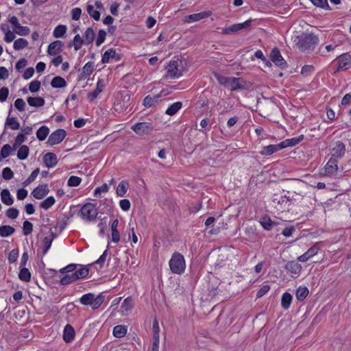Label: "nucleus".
<instances>
[{
	"instance_id": "423d86ee",
	"label": "nucleus",
	"mask_w": 351,
	"mask_h": 351,
	"mask_svg": "<svg viewBox=\"0 0 351 351\" xmlns=\"http://www.w3.org/2000/svg\"><path fill=\"white\" fill-rule=\"evenodd\" d=\"M79 214L83 219L91 221L96 218L98 212L94 204L87 203L81 208Z\"/></svg>"
},
{
	"instance_id": "4d7b16f0",
	"label": "nucleus",
	"mask_w": 351,
	"mask_h": 351,
	"mask_svg": "<svg viewBox=\"0 0 351 351\" xmlns=\"http://www.w3.org/2000/svg\"><path fill=\"white\" fill-rule=\"evenodd\" d=\"M82 179L80 177L72 176L68 180L69 186H77L81 183Z\"/></svg>"
},
{
	"instance_id": "9d476101",
	"label": "nucleus",
	"mask_w": 351,
	"mask_h": 351,
	"mask_svg": "<svg viewBox=\"0 0 351 351\" xmlns=\"http://www.w3.org/2000/svg\"><path fill=\"white\" fill-rule=\"evenodd\" d=\"M338 66L335 71L339 70H346L351 65V55L349 53H345L340 55L338 58Z\"/></svg>"
},
{
	"instance_id": "774afa93",
	"label": "nucleus",
	"mask_w": 351,
	"mask_h": 351,
	"mask_svg": "<svg viewBox=\"0 0 351 351\" xmlns=\"http://www.w3.org/2000/svg\"><path fill=\"white\" fill-rule=\"evenodd\" d=\"M270 289V286L265 285L263 286L256 293V298H261L265 295Z\"/></svg>"
},
{
	"instance_id": "7c9ffc66",
	"label": "nucleus",
	"mask_w": 351,
	"mask_h": 351,
	"mask_svg": "<svg viewBox=\"0 0 351 351\" xmlns=\"http://www.w3.org/2000/svg\"><path fill=\"white\" fill-rule=\"evenodd\" d=\"M83 39L84 40V44L88 45L91 44L95 38V33L93 29L91 27H88L84 34L83 35Z\"/></svg>"
},
{
	"instance_id": "4be33fe9",
	"label": "nucleus",
	"mask_w": 351,
	"mask_h": 351,
	"mask_svg": "<svg viewBox=\"0 0 351 351\" xmlns=\"http://www.w3.org/2000/svg\"><path fill=\"white\" fill-rule=\"evenodd\" d=\"M1 199L2 202L7 205L11 206L14 203V199L12 197L8 189H3L1 192Z\"/></svg>"
},
{
	"instance_id": "dca6fc26",
	"label": "nucleus",
	"mask_w": 351,
	"mask_h": 351,
	"mask_svg": "<svg viewBox=\"0 0 351 351\" xmlns=\"http://www.w3.org/2000/svg\"><path fill=\"white\" fill-rule=\"evenodd\" d=\"M283 146L284 145L280 143L276 145H269L267 146H265L260 152V154L262 156H269L280 149H282Z\"/></svg>"
},
{
	"instance_id": "cd10ccee",
	"label": "nucleus",
	"mask_w": 351,
	"mask_h": 351,
	"mask_svg": "<svg viewBox=\"0 0 351 351\" xmlns=\"http://www.w3.org/2000/svg\"><path fill=\"white\" fill-rule=\"evenodd\" d=\"M84 43V40L83 38H82L80 34H77L75 36L72 42H70L68 45L69 47H71L73 46L75 51H78Z\"/></svg>"
},
{
	"instance_id": "6ab92c4d",
	"label": "nucleus",
	"mask_w": 351,
	"mask_h": 351,
	"mask_svg": "<svg viewBox=\"0 0 351 351\" xmlns=\"http://www.w3.org/2000/svg\"><path fill=\"white\" fill-rule=\"evenodd\" d=\"M209 12H202L199 13L192 14L186 16L185 21L187 23H193L206 19L210 16Z\"/></svg>"
},
{
	"instance_id": "1a4fd4ad",
	"label": "nucleus",
	"mask_w": 351,
	"mask_h": 351,
	"mask_svg": "<svg viewBox=\"0 0 351 351\" xmlns=\"http://www.w3.org/2000/svg\"><path fill=\"white\" fill-rule=\"evenodd\" d=\"M131 129L138 134H148L154 129L152 123L147 122H139L133 125Z\"/></svg>"
},
{
	"instance_id": "ea45409f",
	"label": "nucleus",
	"mask_w": 351,
	"mask_h": 351,
	"mask_svg": "<svg viewBox=\"0 0 351 351\" xmlns=\"http://www.w3.org/2000/svg\"><path fill=\"white\" fill-rule=\"evenodd\" d=\"M28 45V42L25 38H18L14 42L13 47L15 50H21L25 47H27Z\"/></svg>"
},
{
	"instance_id": "6e6552de",
	"label": "nucleus",
	"mask_w": 351,
	"mask_h": 351,
	"mask_svg": "<svg viewBox=\"0 0 351 351\" xmlns=\"http://www.w3.org/2000/svg\"><path fill=\"white\" fill-rule=\"evenodd\" d=\"M66 136V132L64 129H58L53 132L49 136L47 143L55 145L60 143Z\"/></svg>"
},
{
	"instance_id": "2eb2a0df",
	"label": "nucleus",
	"mask_w": 351,
	"mask_h": 351,
	"mask_svg": "<svg viewBox=\"0 0 351 351\" xmlns=\"http://www.w3.org/2000/svg\"><path fill=\"white\" fill-rule=\"evenodd\" d=\"M64 43L61 40H55L49 44L47 49V53L50 56H56L61 51Z\"/></svg>"
},
{
	"instance_id": "de8ad7c7",
	"label": "nucleus",
	"mask_w": 351,
	"mask_h": 351,
	"mask_svg": "<svg viewBox=\"0 0 351 351\" xmlns=\"http://www.w3.org/2000/svg\"><path fill=\"white\" fill-rule=\"evenodd\" d=\"M109 190L108 185L104 184L102 186L97 187L94 191V195L96 197H101L102 193H107Z\"/></svg>"
},
{
	"instance_id": "c03bdc74",
	"label": "nucleus",
	"mask_w": 351,
	"mask_h": 351,
	"mask_svg": "<svg viewBox=\"0 0 351 351\" xmlns=\"http://www.w3.org/2000/svg\"><path fill=\"white\" fill-rule=\"evenodd\" d=\"M11 152L12 147L9 144L4 145L1 149L0 162H1L3 159L8 157L10 155Z\"/></svg>"
},
{
	"instance_id": "72a5a7b5",
	"label": "nucleus",
	"mask_w": 351,
	"mask_h": 351,
	"mask_svg": "<svg viewBox=\"0 0 351 351\" xmlns=\"http://www.w3.org/2000/svg\"><path fill=\"white\" fill-rule=\"evenodd\" d=\"M15 231V229L8 225L0 226V236L2 237H7L12 235Z\"/></svg>"
},
{
	"instance_id": "5fc2aeb1",
	"label": "nucleus",
	"mask_w": 351,
	"mask_h": 351,
	"mask_svg": "<svg viewBox=\"0 0 351 351\" xmlns=\"http://www.w3.org/2000/svg\"><path fill=\"white\" fill-rule=\"evenodd\" d=\"M77 265H76V264H69L67 266L60 269V272L62 274L74 273L76 270L78 269H77Z\"/></svg>"
},
{
	"instance_id": "e2e57ef3",
	"label": "nucleus",
	"mask_w": 351,
	"mask_h": 351,
	"mask_svg": "<svg viewBox=\"0 0 351 351\" xmlns=\"http://www.w3.org/2000/svg\"><path fill=\"white\" fill-rule=\"evenodd\" d=\"M25 106V102L23 99L19 98L14 101L15 108L20 112L24 111Z\"/></svg>"
},
{
	"instance_id": "412c9836",
	"label": "nucleus",
	"mask_w": 351,
	"mask_h": 351,
	"mask_svg": "<svg viewBox=\"0 0 351 351\" xmlns=\"http://www.w3.org/2000/svg\"><path fill=\"white\" fill-rule=\"evenodd\" d=\"M133 307L132 299L130 297L127 298L123 302L121 306V310L117 312H121L122 315L128 314V311H131Z\"/></svg>"
},
{
	"instance_id": "473e14b6",
	"label": "nucleus",
	"mask_w": 351,
	"mask_h": 351,
	"mask_svg": "<svg viewBox=\"0 0 351 351\" xmlns=\"http://www.w3.org/2000/svg\"><path fill=\"white\" fill-rule=\"evenodd\" d=\"M182 106V103L181 101L175 102L167 108L166 110V114L170 116H173L178 112Z\"/></svg>"
},
{
	"instance_id": "39448f33",
	"label": "nucleus",
	"mask_w": 351,
	"mask_h": 351,
	"mask_svg": "<svg viewBox=\"0 0 351 351\" xmlns=\"http://www.w3.org/2000/svg\"><path fill=\"white\" fill-rule=\"evenodd\" d=\"M169 264L171 271L177 274H182L186 268L184 258L183 255L179 252L173 254Z\"/></svg>"
},
{
	"instance_id": "79ce46f5",
	"label": "nucleus",
	"mask_w": 351,
	"mask_h": 351,
	"mask_svg": "<svg viewBox=\"0 0 351 351\" xmlns=\"http://www.w3.org/2000/svg\"><path fill=\"white\" fill-rule=\"evenodd\" d=\"M21 268V269L19 274V279L25 282H29L31 279V274L29 269L24 267Z\"/></svg>"
},
{
	"instance_id": "bb28decb",
	"label": "nucleus",
	"mask_w": 351,
	"mask_h": 351,
	"mask_svg": "<svg viewBox=\"0 0 351 351\" xmlns=\"http://www.w3.org/2000/svg\"><path fill=\"white\" fill-rule=\"evenodd\" d=\"M129 187V183L128 181H121L116 189V193L119 197H123Z\"/></svg>"
},
{
	"instance_id": "a19ab883",
	"label": "nucleus",
	"mask_w": 351,
	"mask_h": 351,
	"mask_svg": "<svg viewBox=\"0 0 351 351\" xmlns=\"http://www.w3.org/2000/svg\"><path fill=\"white\" fill-rule=\"evenodd\" d=\"M29 147L27 145H22L19 147L17 152V157L19 160H25L29 154Z\"/></svg>"
},
{
	"instance_id": "49530a36",
	"label": "nucleus",
	"mask_w": 351,
	"mask_h": 351,
	"mask_svg": "<svg viewBox=\"0 0 351 351\" xmlns=\"http://www.w3.org/2000/svg\"><path fill=\"white\" fill-rule=\"evenodd\" d=\"M86 10L88 14L95 20L98 21L99 19L100 13L94 8L93 5L88 4L86 8Z\"/></svg>"
},
{
	"instance_id": "09e8293b",
	"label": "nucleus",
	"mask_w": 351,
	"mask_h": 351,
	"mask_svg": "<svg viewBox=\"0 0 351 351\" xmlns=\"http://www.w3.org/2000/svg\"><path fill=\"white\" fill-rule=\"evenodd\" d=\"M39 172H40L39 168H36V169H34L32 172L30 176L23 182V185L25 186H26L29 185L30 183H32L33 181H34V180L38 176Z\"/></svg>"
},
{
	"instance_id": "9b49d317",
	"label": "nucleus",
	"mask_w": 351,
	"mask_h": 351,
	"mask_svg": "<svg viewBox=\"0 0 351 351\" xmlns=\"http://www.w3.org/2000/svg\"><path fill=\"white\" fill-rule=\"evenodd\" d=\"M346 153V145L345 144L337 141L334 143V146L332 149V156L334 158L339 159L341 158Z\"/></svg>"
},
{
	"instance_id": "c85d7f7f",
	"label": "nucleus",
	"mask_w": 351,
	"mask_h": 351,
	"mask_svg": "<svg viewBox=\"0 0 351 351\" xmlns=\"http://www.w3.org/2000/svg\"><path fill=\"white\" fill-rule=\"evenodd\" d=\"M127 327L123 325H117L113 328L112 334L117 338L123 337L127 333Z\"/></svg>"
},
{
	"instance_id": "a878e982",
	"label": "nucleus",
	"mask_w": 351,
	"mask_h": 351,
	"mask_svg": "<svg viewBox=\"0 0 351 351\" xmlns=\"http://www.w3.org/2000/svg\"><path fill=\"white\" fill-rule=\"evenodd\" d=\"M55 237V234L53 232H51L49 236L45 237L42 241L43 254H45L51 247V243Z\"/></svg>"
},
{
	"instance_id": "603ef678",
	"label": "nucleus",
	"mask_w": 351,
	"mask_h": 351,
	"mask_svg": "<svg viewBox=\"0 0 351 351\" xmlns=\"http://www.w3.org/2000/svg\"><path fill=\"white\" fill-rule=\"evenodd\" d=\"M110 247V241H108L107 249L104 252L103 254L95 262V264L99 265L100 267L103 266L105 263L106 256L108 255V250Z\"/></svg>"
},
{
	"instance_id": "69168bd1",
	"label": "nucleus",
	"mask_w": 351,
	"mask_h": 351,
	"mask_svg": "<svg viewBox=\"0 0 351 351\" xmlns=\"http://www.w3.org/2000/svg\"><path fill=\"white\" fill-rule=\"evenodd\" d=\"M252 21H253L252 19H248V20L245 21L243 23H237L236 25H237V28L238 32H239V31H241V30H242L243 29H247L249 27H250V25H252Z\"/></svg>"
},
{
	"instance_id": "13d9d810",
	"label": "nucleus",
	"mask_w": 351,
	"mask_h": 351,
	"mask_svg": "<svg viewBox=\"0 0 351 351\" xmlns=\"http://www.w3.org/2000/svg\"><path fill=\"white\" fill-rule=\"evenodd\" d=\"M14 176L13 171L10 167H5L2 171V177L4 180H11Z\"/></svg>"
},
{
	"instance_id": "6e6d98bb",
	"label": "nucleus",
	"mask_w": 351,
	"mask_h": 351,
	"mask_svg": "<svg viewBox=\"0 0 351 351\" xmlns=\"http://www.w3.org/2000/svg\"><path fill=\"white\" fill-rule=\"evenodd\" d=\"M19 210L16 208H10L6 210L5 215L6 216L11 219H14L17 218L19 215Z\"/></svg>"
},
{
	"instance_id": "5701e85b",
	"label": "nucleus",
	"mask_w": 351,
	"mask_h": 351,
	"mask_svg": "<svg viewBox=\"0 0 351 351\" xmlns=\"http://www.w3.org/2000/svg\"><path fill=\"white\" fill-rule=\"evenodd\" d=\"M304 139V135L301 134L298 137H294L290 139H287L282 141L280 143L282 144L283 149L287 147H293L300 143Z\"/></svg>"
},
{
	"instance_id": "c756f323",
	"label": "nucleus",
	"mask_w": 351,
	"mask_h": 351,
	"mask_svg": "<svg viewBox=\"0 0 351 351\" xmlns=\"http://www.w3.org/2000/svg\"><path fill=\"white\" fill-rule=\"evenodd\" d=\"M51 85L53 88H64L66 86V82L63 77H60V76H56L52 79V80L51 82Z\"/></svg>"
},
{
	"instance_id": "37998d69",
	"label": "nucleus",
	"mask_w": 351,
	"mask_h": 351,
	"mask_svg": "<svg viewBox=\"0 0 351 351\" xmlns=\"http://www.w3.org/2000/svg\"><path fill=\"white\" fill-rule=\"evenodd\" d=\"M94 69V64L93 62H87L82 69V75L83 77H86L89 76L93 71Z\"/></svg>"
},
{
	"instance_id": "aec40b11",
	"label": "nucleus",
	"mask_w": 351,
	"mask_h": 351,
	"mask_svg": "<svg viewBox=\"0 0 351 351\" xmlns=\"http://www.w3.org/2000/svg\"><path fill=\"white\" fill-rule=\"evenodd\" d=\"M285 268L289 272L298 274L302 270V265L296 261H289L285 266Z\"/></svg>"
},
{
	"instance_id": "864d4df0",
	"label": "nucleus",
	"mask_w": 351,
	"mask_h": 351,
	"mask_svg": "<svg viewBox=\"0 0 351 351\" xmlns=\"http://www.w3.org/2000/svg\"><path fill=\"white\" fill-rule=\"evenodd\" d=\"M33 230V225L29 221H25L23 222V231L25 235H29Z\"/></svg>"
},
{
	"instance_id": "f257e3e1",
	"label": "nucleus",
	"mask_w": 351,
	"mask_h": 351,
	"mask_svg": "<svg viewBox=\"0 0 351 351\" xmlns=\"http://www.w3.org/2000/svg\"><path fill=\"white\" fill-rule=\"evenodd\" d=\"M318 41L319 38L316 35L308 32L302 33L295 40L298 48L302 52L313 51Z\"/></svg>"
},
{
	"instance_id": "58836bf2",
	"label": "nucleus",
	"mask_w": 351,
	"mask_h": 351,
	"mask_svg": "<svg viewBox=\"0 0 351 351\" xmlns=\"http://www.w3.org/2000/svg\"><path fill=\"white\" fill-rule=\"evenodd\" d=\"M66 25H59L54 29L53 35L55 38L62 37L66 34Z\"/></svg>"
},
{
	"instance_id": "4c0bfd02",
	"label": "nucleus",
	"mask_w": 351,
	"mask_h": 351,
	"mask_svg": "<svg viewBox=\"0 0 351 351\" xmlns=\"http://www.w3.org/2000/svg\"><path fill=\"white\" fill-rule=\"evenodd\" d=\"M123 54L120 49H111V62L121 61Z\"/></svg>"
},
{
	"instance_id": "0e129e2a",
	"label": "nucleus",
	"mask_w": 351,
	"mask_h": 351,
	"mask_svg": "<svg viewBox=\"0 0 351 351\" xmlns=\"http://www.w3.org/2000/svg\"><path fill=\"white\" fill-rule=\"evenodd\" d=\"M106 32L104 30H99L96 40V45L99 46L105 40Z\"/></svg>"
},
{
	"instance_id": "f704fd0d",
	"label": "nucleus",
	"mask_w": 351,
	"mask_h": 351,
	"mask_svg": "<svg viewBox=\"0 0 351 351\" xmlns=\"http://www.w3.org/2000/svg\"><path fill=\"white\" fill-rule=\"evenodd\" d=\"M291 301H292V295L289 293L286 292V293H283V295L282 296V299H281L282 307L284 309H286V310L288 309L290 306Z\"/></svg>"
},
{
	"instance_id": "f8f14e48",
	"label": "nucleus",
	"mask_w": 351,
	"mask_h": 351,
	"mask_svg": "<svg viewBox=\"0 0 351 351\" xmlns=\"http://www.w3.org/2000/svg\"><path fill=\"white\" fill-rule=\"evenodd\" d=\"M167 74L173 79L178 78L182 75V70L178 68L176 61L170 62L167 66Z\"/></svg>"
},
{
	"instance_id": "a211bd4d",
	"label": "nucleus",
	"mask_w": 351,
	"mask_h": 351,
	"mask_svg": "<svg viewBox=\"0 0 351 351\" xmlns=\"http://www.w3.org/2000/svg\"><path fill=\"white\" fill-rule=\"evenodd\" d=\"M43 162L47 167H53L58 163V158L55 154L49 152L43 156Z\"/></svg>"
},
{
	"instance_id": "20e7f679",
	"label": "nucleus",
	"mask_w": 351,
	"mask_h": 351,
	"mask_svg": "<svg viewBox=\"0 0 351 351\" xmlns=\"http://www.w3.org/2000/svg\"><path fill=\"white\" fill-rule=\"evenodd\" d=\"M88 272L89 269L86 266L80 265L74 273H64L65 275L60 279V282L62 285H69L79 279L84 278Z\"/></svg>"
},
{
	"instance_id": "bf43d9fd",
	"label": "nucleus",
	"mask_w": 351,
	"mask_h": 351,
	"mask_svg": "<svg viewBox=\"0 0 351 351\" xmlns=\"http://www.w3.org/2000/svg\"><path fill=\"white\" fill-rule=\"evenodd\" d=\"M29 28L27 26L20 25L14 32L20 36H27L29 34Z\"/></svg>"
},
{
	"instance_id": "0eeeda50",
	"label": "nucleus",
	"mask_w": 351,
	"mask_h": 351,
	"mask_svg": "<svg viewBox=\"0 0 351 351\" xmlns=\"http://www.w3.org/2000/svg\"><path fill=\"white\" fill-rule=\"evenodd\" d=\"M270 60L277 66L282 69L287 67V63L282 58L280 50L277 47H274L269 54Z\"/></svg>"
},
{
	"instance_id": "8fccbe9b",
	"label": "nucleus",
	"mask_w": 351,
	"mask_h": 351,
	"mask_svg": "<svg viewBox=\"0 0 351 351\" xmlns=\"http://www.w3.org/2000/svg\"><path fill=\"white\" fill-rule=\"evenodd\" d=\"M261 224L264 229L270 230L273 228L274 222L269 217H263L261 221Z\"/></svg>"
},
{
	"instance_id": "b1692460",
	"label": "nucleus",
	"mask_w": 351,
	"mask_h": 351,
	"mask_svg": "<svg viewBox=\"0 0 351 351\" xmlns=\"http://www.w3.org/2000/svg\"><path fill=\"white\" fill-rule=\"evenodd\" d=\"M27 101L30 106L33 107H42L45 105V99L41 97H29Z\"/></svg>"
},
{
	"instance_id": "3c124183",
	"label": "nucleus",
	"mask_w": 351,
	"mask_h": 351,
	"mask_svg": "<svg viewBox=\"0 0 351 351\" xmlns=\"http://www.w3.org/2000/svg\"><path fill=\"white\" fill-rule=\"evenodd\" d=\"M313 5H315L317 7L326 9V10H330L329 5L328 3L327 0H310Z\"/></svg>"
},
{
	"instance_id": "680f3d73",
	"label": "nucleus",
	"mask_w": 351,
	"mask_h": 351,
	"mask_svg": "<svg viewBox=\"0 0 351 351\" xmlns=\"http://www.w3.org/2000/svg\"><path fill=\"white\" fill-rule=\"evenodd\" d=\"M237 32H238V30H237L236 24H234L231 26L223 28L222 31H221V33L223 34H226V35L232 34H234Z\"/></svg>"
},
{
	"instance_id": "a18cd8bd",
	"label": "nucleus",
	"mask_w": 351,
	"mask_h": 351,
	"mask_svg": "<svg viewBox=\"0 0 351 351\" xmlns=\"http://www.w3.org/2000/svg\"><path fill=\"white\" fill-rule=\"evenodd\" d=\"M55 202L54 197L49 196L40 202V206L45 210H47L55 204Z\"/></svg>"
},
{
	"instance_id": "338daca9",
	"label": "nucleus",
	"mask_w": 351,
	"mask_h": 351,
	"mask_svg": "<svg viewBox=\"0 0 351 351\" xmlns=\"http://www.w3.org/2000/svg\"><path fill=\"white\" fill-rule=\"evenodd\" d=\"M9 94V89L7 87H2L0 88V101L4 102L6 101Z\"/></svg>"
},
{
	"instance_id": "393cba45",
	"label": "nucleus",
	"mask_w": 351,
	"mask_h": 351,
	"mask_svg": "<svg viewBox=\"0 0 351 351\" xmlns=\"http://www.w3.org/2000/svg\"><path fill=\"white\" fill-rule=\"evenodd\" d=\"M104 84L102 80H99L96 88L91 93L88 94V99L90 101H93L98 95L103 90Z\"/></svg>"
},
{
	"instance_id": "e433bc0d",
	"label": "nucleus",
	"mask_w": 351,
	"mask_h": 351,
	"mask_svg": "<svg viewBox=\"0 0 351 351\" xmlns=\"http://www.w3.org/2000/svg\"><path fill=\"white\" fill-rule=\"evenodd\" d=\"M5 125L10 127L13 130H19L20 128V123L16 117H8L5 121Z\"/></svg>"
},
{
	"instance_id": "4468645a",
	"label": "nucleus",
	"mask_w": 351,
	"mask_h": 351,
	"mask_svg": "<svg viewBox=\"0 0 351 351\" xmlns=\"http://www.w3.org/2000/svg\"><path fill=\"white\" fill-rule=\"evenodd\" d=\"M75 331L71 324H66L63 330V339L66 343H71L74 340Z\"/></svg>"
},
{
	"instance_id": "f3484780",
	"label": "nucleus",
	"mask_w": 351,
	"mask_h": 351,
	"mask_svg": "<svg viewBox=\"0 0 351 351\" xmlns=\"http://www.w3.org/2000/svg\"><path fill=\"white\" fill-rule=\"evenodd\" d=\"M49 189L47 184L39 185L32 191V195L37 199H43L49 193Z\"/></svg>"
},
{
	"instance_id": "c9c22d12",
	"label": "nucleus",
	"mask_w": 351,
	"mask_h": 351,
	"mask_svg": "<svg viewBox=\"0 0 351 351\" xmlns=\"http://www.w3.org/2000/svg\"><path fill=\"white\" fill-rule=\"evenodd\" d=\"M308 289L306 287H300L297 290L295 293V296L298 300L299 301H303L308 295Z\"/></svg>"
},
{
	"instance_id": "f03ea898",
	"label": "nucleus",
	"mask_w": 351,
	"mask_h": 351,
	"mask_svg": "<svg viewBox=\"0 0 351 351\" xmlns=\"http://www.w3.org/2000/svg\"><path fill=\"white\" fill-rule=\"evenodd\" d=\"M213 75L221 85L232 91L245 88V82L241 78L226 77L217 72H214Z\"/></svg>"
},
{
	"instance_id": "2f4dec72",
	"label": "nucleus",
	"mask_w": 351,
	"mask_h": 351,
	"mask_svg": "<svg viewBox=\"0 0 351 351\" xmlns=\"http://www.w3.org/2000/svg\"><path fill=\"white\" fill-rule=\"evenodd\" d=\"M49 133V128L46 125H43L36 131V137L39 141H43L46 139Z\"/></svg>"
},
{
	"instance_id": "ddd939ff",
	"label": "nucleus",
	"mask_w": 351,
	"mask_h": 351,
	"mask_svg": "<svg viewBox=\"0 0 351 351\" xmlns=\"http://www.w3.org/2000/svg\"><path fill=\"white\" fill-rule=\"evenodd\" d=\"M338 170L337 159L331 157L324 167L325 174L332 176Z\"/></svg>"
},
{
	"instance_id": "052dcab7",
	"label": "nucleus",
	"mask_w": 351,
	"mask_h": 351,
	"mask_svg": "<svg viewBox=\"0 0 351 351\" xmlns=\"http://www.w3.org/2000/svg\"><path fill=\"white\" fill-rule=\"evenodd\" d=\"M40 82L38 80H34L29 85V90L32 93H36L39 90Z\"/></svg>"
},
{
	"instance_id": "7ed1b4c3",
	"label": "nucleus",
	"mask_w": 351,
	"mask_h": 351,
	"mask_svg": "<svg viewBox=\"0 0 351 351\" xmlns=\"http://www.w3.org/2000/svg\"><path fill=\"white\" fill-rule=\"evenodd\" d=\"M105 300V295L104 293H101L95 296L94 293H88L83 295L80 302L82 304L85 306H90L93 309H97L104 303Z\"/></svg>"
}]
</instances>
